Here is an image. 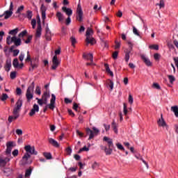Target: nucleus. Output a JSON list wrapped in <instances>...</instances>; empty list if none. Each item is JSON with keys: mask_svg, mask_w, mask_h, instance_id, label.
I'll return each mask as SVG.
<instances>
[{"mask_svg": "<svg viewBox=\"0 0 178 178\" xmlns=\"http://www.w3.org/2000/svg\"><path fill=\"white\" fill-rule=\"evenodd\" d=\"M24 149L26 153L23 156L21 161L22 166L31 163L32 161L29 162V158H31V155H38V152L35 151V147L34 146L31 147L30 145H26Z\"/></svg>", "mask_w": 178, "mask_h": 178, "instance_id": "f257e3e1", "label": "nucleus"}, {"mask_svg": "<svg viewBox=\"0 0 178 178\" xmlns=\"http://www.w3.org/2000/svg\"><path fill=\"white\" fill-rule=\"evenodd\" d=\"M13 42L14 43V44L12 45L9 49V52H13L16 47H20V45H22V39H20V38L16 37V35H14L12 38L10 37V35H8L6 38L7 45H10V44H12Z\"/></svg>", "mask_w": 178, "mask_h": 178, "instance_id": "f03ea898", "label": "nucleus"}, {"mask_svg": "<svg viewBox=\"0 0 178 178\" xmlns=\"http://www.w3.org/2000/svg\"><path fill=\"white\" fill-rule=\"evenodd\" d=\"M103 141H106V143H107L108 148L106 146H102V149L105 152L106 155H111L113 152V140L107 136H104L103 138Z\"/></svg>", "mask_w": 178, "mask_h": 178, "instance_id": "7ed1b4c3", "label": "nucleus"}, {"mask_svg": "<svg viewBox=\"0 0 178 178\" xmlns=\"http://www.w3.org/2000/svg\"><path fill=\"white\" fill-rule=\"evenodd\" d=\"M35 83L32 82L31 86H29L26 90V97L28 102L31 101V99L33 98L34 95L31 92L34 91Z\"/></svg>", "mask_w": 178, "mask_h": 178, "instance_id": "20e7f679", "label": "nucleus"}, {"mask_svg": "<svg viewBox=\"0 0 178 178\" xmlns=\"http://www.w3.org/2000/svg\"><path fill=\"white\" fill-rule=\"evenodd\" d=\"M16 106L13 108V115H20V109H22V106H23V100L19 99L16 102Z\"/></svg>", "mask_w": 178, "mask_h": 178, "instance_id": "39448f33", "label": "nucleus"}, {"mask_svg": "<svg viewBox=\"0 0 178 178\" xmlns=\"http://www.w3.org/2000/svg\"><path fill=\"white\" fill-rule=\"evenodd\" d=\"M12 15H13V2H10L9 10H6L1 15L4 16V19L8 20L9 17H11Z\"/></svg>", "mask_w": 178, "mask_h": 178, "instance_id": "423d86ee", "label": "nucleus"}, {"mask_svg": "<svg viewBox=\"0 0 178 178\" xmlns=\"http://www.w3.org/2000/svg\"><path fill=\"white\" fill-rule=\"evenodd\" d=\"M83 15H84V13H83L81 5L79 3L76 8V19L78 22H83Z\"/></svg>", "mask_w": 178, "mask_h": 178, "instance_id": "0eeeda50", "label": "nucleus"}, {"mask_svg": "<svg viewBox=\"0 0 178 178\" xmlns=\"http://www.w3.org/2000/svg\"><path fill=\"white\" fill-rule=\"evenodd\" d=\"M52 66L51 67V70H56V68L60 65V60L58 59V56H54L52 58Z\"/></svg>", "mask_w": 178, "mask_h": 178, "instance_id": "6e6552de", "label": "nucleus"}, {"mask_svg": "<svg viewBox=\"0 0 178 178\" xmlns=\"http://www.w3.org/2000/svg\"><path fill=\"white\" fill-rule=\"evenodd\" d=\"M157 124L159 127H166V130L169 129V126L166 124L165 119H163V115L161 114V118L157 120Z\"/></svg>", "mask_w": 178, "mask_h": 178, "instance_id": "1a4fd4ad", "label": "nucleus"}, {"mask_svg": "<svg viewBox=\"0 0 178 178\" xmlns=\"http://www.w3.org/2000/svg\"><path fill=\"white\" fill-rule=\"evenodd\" d=\"M40 11L42 13V24H45V19H47V7L44 4L41 5Z\"/></svg>", "mask_w": 178, "mask_h": 178, "instance_id": "9d476101", "label": "nucleus"}, {"mask_svg": "<svg viewBox=\"0 0 178 178\" xmlns=\"http://www.w3.org/2000/svg\"><path fill=\"white\" fill-rule=\"evenodd\" d=\"M15 145H13V141H8L6 143V155H10L12 154V148H13Z\"/></svg>", "mask_w": 178, "mask_h": 178, "instance_id": "9b49d317", "label": "nucleus"}, {"mask_svg": "<svg viewBox=\"0 0 178 178\" xmlns=\"http://www.w3.org/2000/svg\"><path fill=\"white\" fill-rule=\"evenodd\" d=\"M140 58H141L143 62H144V63L146 65V66H148V67L152 66V62H151L149 58L145 57V56L144 54H141Z\"/></svg>", "mask_w": 178, "mask_h": 178, "instance_id": "f8f14e48", "label": "nucleus"}, {"mask_svg": "<svg viewBox=\"0 0 178 178\" xmlns=\"http://www.w3.org/2000/svg\"><path fill=\"white\" fill-rule=\"evenodd\" d=\"M46 33L44 35V37L47 40V41H51L52 33H51V31L49 30V27H48V24H47V26L45 29Z\"/></svg>", "mask_w": 178, "mask_h": 178, "instance_id": "ddd939ff", "label": "nucleus"}, {"mask_svg": "<svg viewBox=\"0 0 178 178\" xmlns=\"http://www.w3.org/2000/svg\"><path fill=\"white\" fill-rule=\"evenodd\" d=\"M50 97H51V95L49 94V92H48V90H46L42 94V98L40 99H42L44 104H48V99Z\"/></svg>", "mask_w": 178, "mask_h": 178, "instance_id": "4468645a", "label": "nucleus"}, {"mask_svg": "<svg viewBox=\"0 0 178 178\" xmlns=\"http://www.w3.org/2000/svg\"><path fill=\"white\" fill-rule=\"evenodd\" d=\"M62 10L68 17H71L73 15V10H72V8H67L66 6H63Z\"/></svg>", "mask_w": 178, "mask_h": 178, "instance_id": "2eb2a0df", "label": "nucleus"}, {"mask_svg": "<svg viewBox=\"0 0 178 178\" xmlns=\"http://www.w3.org/2000/svg\"><path fill=\"white\" fill-rule=\"evenodd\" d=\"M39 111L40 106H38V104H33V108L29 113V116H34V115H35V112H39Z\"/></svg>", "mask_w": 178, "mask_h": 178, "instance_id": "dca6fc26", "label": "nucleus"}, {"mask_svg": "<svg viewBox=\"0 0 178 178\" xmlns=\"http://www.w3.org/2000/svg\"><path fill=\"white\" fill-rule=\"evenodd\" d=\"M10 161V159L6 157V159H1L0 158V168H5L8 162Z\"/></svg>", "mask_w": 178, "mask_h": 178, "instance_id": "f3484780", "label": "nucleus"}, {"mask_svg": "<svg viewBox=\"0 0 178 178\" xmlns=\"http://www.w3.org/2000/svg\"><path fill=\"white\" fill-rule=\"evenodd\" d=\"M83 59H87V60H90V62H94V56L92 54L90 53L88 54H83Z\"/></svg>", "mask_w": 178, "mask_h": 178, "instance_id": "a211bd4d", "label": "nucleus"}, {"mask_svg": "<svg viewBox=\"0 0 178 178\" xmlns=\"http://www.w3.org/2000/svg\"><path fill=\"white\" fill-rule=\"evenodd\" d=\"M1 170L4 173V175L6 176H7V177L10 176V175H12V172H13L12 168H5V167Z\"/></svg>", "mask_w": 178, "mask_h": 178, "instance_id": "6ab92c4d", "label": "nucleus"}, {"mask_svg": "<svg viewBox=\"0 0 178 178\" xmlns=\"http://www.w3.org/2000/svg\"><path fill=\"white\" fill-rule=\"evenodd\" d=\"M86 134L89 136L88 140H92L94 138V131L91 130L90 128H86Z\"/></svg>", "mask_w": 178, "mask_h": 178, "instance_id": "aec40b11", "label": "nucleus"}, {"mask_svg": "<svg viewBox=\"0 0 178 178\" xmlns=\"http://www.w3.org/2000/svg\"><path fill=\"white\" fill-rule=\"evenodd\" d=\"M56 16L58 19V22L60 23H62V22L65 20V16H63V14H62L60 12H57Z\"/></svg>", "mask_w": 178, "mask_h": 178, "instance_id": "412c9836", "label": "nucleus"}, {"mask_svg": "<svg viewBox=\"0 0 178 178\" xmlns=\"http://www.w3.org/2000/svg\"><path fill=\"white\" fill-rule=\"evenodd\" d=\"M49 144H51L53 147H56V148H59V143L56 140H55L54 138H49Z\"/></svg>", "mask_w": 178, "mask_h": 178, "instance_id": "4be33fe9", "label": "nucleus"}, {"mask_svg": "<svg viewBox=\"0 0 178 178\" xmlns=\"http://www.w3.org/2000/svg\"><path fill=\"white\" fill-rule=\"evenodd\" d=\"M10 67H12V60L9 59L6 61V71L9 72V70H10Z\"/></svg>", "mask_w": 178, "mask_h": 178, "instance_id": "5701e85b", "label": "nucleus"}, {"mask_svg": "<svg viewBox=\"0 0 178 178\" xmlns=\"http://www.w3.org/2000/svg\"><path fill=\"white\" fill-rule=\"evenodd\" d=\"M56 101V96L54 94H51V99L50 100L49 106L55 108V102Z\"/></svg>", "mask_w": 178, "mask_h": 178, "instance_id": "b1692460", "label": "nucleus"}, {"mask_svg": "<svg viewBox=\"0 0 178 178\" xmlns=\"http://www.w3.org/2000/svg\"><path fill=\"white\" fill-rule=\"evenodd\" d=\"M42 31V28L41 27V25H38L35 37H37L38 38H40V37H41Z\"/></svg>", "mask_w": 178, "mask_h": 178, "instance_id": "393cba45", "label": "nucleus"}, {"mask_svg": "<svg viewBox=\"0 0 178 178\" xmlns=\"http://www.w3.org/2000/svg\"><path fill=\"white\" fill-rule=\"evenodd\" d=\"M86 41L87 44H90L91 45H94V44H95V38H91L90 36L86 37Z\"/></svg>", "mask_w": 178, "mask_h": 178, "instance_id": "a878e982", "label": "nucleus"}, {"mask_svg": "<svg viewBox=\"0 0 178 178\" xmlns=\"http://www.w3.org/2000/svg\"><path fill=\"white\" fill-rule=\"evenodd\" d=\"M13 115H10L8 117V122L9 123H12V122H13V120H17V118L20 116V115L18 114H13Z\"/></svg>", "mask_w": 178, "mask_h": 178, "instance_id": "bb28decb", "label": "nucleus"}, {"mask_svg": "<svg viewBox=\"0 0 178 178\" xmlns=\"http://www.w3.org/2000/svg\"><path fill=\"white\" fill-rule=\"evenodd\" d=\"M106 87H110V91H112V90H113V81L111 79H107Z\"/></svg>", "mask_w": 178, "mask_h": 178, "instance_id": "cd10ccee", "label": "nucleus"}, {"mask_svg": "<svg viewBox=\"0 0 178 178\" xmlns=\"http://www.w3.org/2000/svg\"><path fill=\"white\" fill-rule=\"evenodd\" d=\"M111 127L114 133H115V134H118V124H116V122H115V120H113V122L111 123Z\"/></svg>", "mask_w": 178, "mask_h": 178, "instance_id": "c85d7f7f", "label": "nucleus"}, {"mask_svg": "<svg viewBox=\"0 0 178 178\" xmlns=\"http://www.w3.org/2000/svg\"><path fill=\"white\" fill-rule=\"evenodd\" d=\"M31 67L29 69V72H33L35 69H37L38 67V64L33 63V61L31 62Z\"/></svg>", "mask_w": 178, "mask_h": 178, "instance_id": "c756f323", "label": "nucleus"}, {"mask_svg": "<svg viewBox=\"0 0 178 178\" xmlns=\"http://www.w3.org/2000/svg\"><path fill=\"white\" fill-rule=\"evenodd\" d=\"M25 17L29 19V20H31L33 17V11L29 10L26 11V15H25Z\"/></svg>", "mask_w": 178, "mask_h": 178, "instance_id": "7c9ffc66", "label": "nucleus"}, {"mask_svg": "<svg viewBox=\"0 0 178 178\" xmlns=\"http://www.w3.org/2000/svg\"><path fill=\"white\" fill-rule=\"evenodd\" d=\"M171 111L174 112L176 118H178V106H174L171 107Z\"/></svg>", "mask_w": 178, "mask_h": 178, "instance_id": "2f4dec72", "label": "nucleus"}, {"mask_svg": "<svg viewBox=\"0 0 178 178\" xmlns=\"http://www.w3.org/2000/svg\"><path fill=\"white\" fill-rule=\"evenodd\" d=\"M13 66H14L15 69H19V59H17V58L13 60Z\"/></svg>", "mask_w": 178, "mask_h": 178, "instance_id": "473e14b6", "label": "nucleus"}, {"mask_svg": "<svg viewBox=\"0 0 178 178\" xmlns=\"http://www.w3.org/2000/svg\"><path fill=\"white\" fill-rule=\"evenodd\" d=\"M48 108L49 109H51V111H54V109H55V107H51V106H49V104H47L46 106H44V108H43V112L44 113H45V112H47V111H48Z\"/></svg>", "mask_w": 178, "mask_h": 178, "instance_id": "72a5a7b5", "label": "nucleus"}, {"mask_svg": "<svg viewBox=\"0 0 178 178\" xmlns=\"http://www.w3.org/2000/svg\"><path fill=\"white\" fill-rule=\"evenodd\" d=\"M31 172H33V169H31V167H30L26 170L25 177H30V176L31 175Z\"/></svg>", "mask_w": 178, "mask_h": 178, "instance_id": "f704fd0d", "label": "nucleus"}, {"mask_svg": "<svg viewBox=\"0 0 178 178\" xmlns=\"http://www.w3.org/2000/svg\"><path fill=\"white\" fill-rule=\"evenodd\" d=\"M31 40H33V35H29L27 38V40H24V38L22 39L23 41H24L25 44H30L31 42Z\"/></svg>", "mask_w": 178, "mask_h": 178, "instance_id": "c9c22d12", "label": "nucleus"}, {"mask_svg": "<svg viewBox=\"0 0 178 178\" xmlns=\"http://www.w3.org/2000/svg\"><path fill=\"white\" fill-rule=\"evenodd\" d=\"M43 156H44V158H46V159H52V154H51V153L49 152H44L43 153Z\"/></svg>", "mask_w": 178, "mask_h": 178, "instance_id": "e433bc0d", "label": "nucleus"}, {"mask_svg": "<svg viewBox=\"0 0 178 178\" xmlns=\"http://www.w3.org/2000/svg\"><path fill=\"white\" fill-rule=\"evenodd\" d=\"M156 6H159L160 9L165 8V1L163 0H160V3H157Z\"/></svg>", "mask_w": 178, "mask_h": 178, "instance_id": "4c0bfd02", "label": "nucleus"}, {"mask_svg": "<svg viewBox=\"0 0 178 178\" xmlns=\"http://www.w3.org/2000/svg\"><path fill=\"white\" fill-rule=\"evenodd\" d=\"M9 98V96L6 93H3L1 97H0L1 101L5 102L6 99Z\"/></svg>", "mask_w": 178, "mask_h": 178, "instance_id": "58836bf2", "label": "nucleus"}, {"mask_svg": "<svg viewBox=\"0 0 178 178\" xmlns=\"http://www.w3.org/2000/svg\"><path fill=\"white\" fill-rule=\"evenodd\" d=\"M19 31V28H16L15 29H13L8 32V34L11 35H16V33Z\"/></svg>", "mask_w": 178, "mask_h": 178, "instance_id": "ea45409f", "label": "nucleus"}, {"mask_svg": "<svg viewBox=\"0 0 178 178\" xmlns=\"http://www.w3.org/2000/svg\"><path fill=\"white\" fill-rule=\"evenodd\" d=\"M24 35H27V30H24V31H22L20 33H19L18 38H23V37H24Z\"/></svg>", "mask_w": 178, "mask_h": 178, "instance_id": "a19ab883", "label": "nucleus"}, {"mask_svg": "<svg viewBox=\"0 0 178 178\" xmlns=\"http://www.w3.org/2000/svg\"><path fill=\"white\" fill-rule=\"evenodd\" d=\"M83 151H90V148L87 147V146H84L78 151V154H81Z\"/></svg>", "mask_w": 178, "mask_h": 178, "instance_id": "79ce46f5", "label": "nucleus"}, {"mask_svg": "<svg viewBox=\"0 0 178 178\" xmlns=\"http://www.w3.org/2000/svg\"><path fill=\"white\" fill-rule=\"evenodd\" d=\"M90 34H94V31H92L90 28H88L86 31V38L90 37Z\"/></svg>", "mask_w": 178, "mask_h": 178, "instance_id": "37998d69", "label": "nucleus"}, {"mask_svg": "<svg viewBox=\"0 0 178 178\" xmlns=\"http://www.w3.org/2000/svg\"><path fill=\"white\" fill-rule=\"evenodd\" d=\"M70 40H71L72 47H74V45H76V43L77 42L76 38H74V36H72L70 38Z\"/></svg>", "mask_w": 178, "mask_h": 178, "instance_id": "c03bdc74", "label": "nucleus"}, {"mask_svg": "<svg viewBox=\"0 0 178 178\" xmlns=\"http://www.w3.org/2000/svg\"><path fill=\"white\" fill-rule=\"evenodd\" d=\"M168 77L171 84L173 83V81H176V78L173 75H168Z\"/></svg>", "mask_w": 178, "mask_h": 178, "instance_id": "a18cd8bd", "label": "nucleus"}, {"mask_svg": "<svg viewBox=\"0 0 178 178\" xmlns=\"http://www.w3.org/2000/svg\"><path fill=\"white\" fill-rule=\"evenodd\" d=\"M150 49H155L156 51H158L159 49V45L158 44H152L149 47Z\"/></svg>", "mask_w": 178, "mask_h": 178, "instance_id": "49530a36", "label": "nucleus"}, {"mask_svg": "<svg viewBox=\"0 0 178 178\" xmlns=\"http://www.w3.org/2000/svg\"><path fill=\"white\" fill-rule=\"evenodd\" d=\"M25 62H33L32 59H31V56H30V52L27 51V57L25 59Z\"/></svg>", "mask_w": 178, "mask_h": 178, "instance_id": "de8ad7c7", "label": "nucleus"}, {"mask_svg": "<svg viewBox=\"0 0 178 178\" xmlns=\"http://www.w3.org/2000/svg\"><path fill=\"white\" fill-rule=\"evenodd\" d=\"M92 130H93L94 137L95 136H98L99 133V129H97L96 127H92Z\"/></svg>", "mask_w": 178, "mask_h": 178, "instance_id": "09e8293b", "label": "nucleus"}, {"mask_svg": "<svg viewBox=\"0 0 178 178\" xmlns=\"http://www.w3.org/2000/svg\"><path fill=\"white\" fill-rule=\"evenodd\" d=\"M152 88H156V90H161V86H159L158 83H154L152 84Z\"/></svg>", "mask_w": 178, "mask_h": 178, "instance_id": "8fccbe9b", "label": "nucleus"}, {"mask_svg": "<svg viewBox=\"0 0 178 178\" xmlns=\"http://www.w3.org/2000/svg\"><path fill=\"white\" fill-rule=\"evenodd\" d=\"M35 94H37L38 95H41V88H40V86H36V89L35 91Z\"/></svg>", "mask_w": 178, "mask_h": 178, "instance_id": "3c124183", "label": "nucleus"}, {"mask_svg": "<svg viewBox=\"0 0 178 178\" xmlns=\"http://www.w3.org/2000/svg\"><path fill=\"white\" fill-rule=\"evenodd\" d=\"M16 72H11L10 74V77L11 79V80H15V79H16Z\"/></svg>", "mask_w": 178, "mask_h": 178, "instance_id": "603ef678", "label": "nucleus"}, {"mask_svg": "<svg viewBox=\"0 0 178 178\" xmlns=\"http://www.w3.org/2000/svg\"><path fill=\"white\" fill-rule=\"evenodd\" d=\"M119 55V51H115L112 54L113 59H118V56Z\"/></svg>", "mask_w": 178, "mask_h": 178, "instance_id": "864d4df0", "label": "nucleus"}, {"mask_svg": "<svg viewBox=\"0 0 178 178\" xmlns=\"http://www.w3.org/2000/svg\"><path fill=\"white\" fill-rule=\"evenodd\" d=\"M130 51L127 52L125 54V62H129V60L130 59Z\"/></svg>", "mask_w": 178, "mask_h": 178, "instance_id": "5fc2aeb1", "label": "nucleus"}, {"mask_svg": "<svg viewBox=\"0 0 178 178\" xmlns=\"http://www.w3.org/2000/svg\"><path fill=\"white\" fill-rule=\"evenodd\" d=\"M128 112L129 111L127 110V105L126 104V103H124V115L127 116Z\"/></svg>", "mask_w": 178, "mask_h": 178, "instance_id": "6e6d98bb", "label": "nucleus"}, {"mask_svg": "<svg viewBox=\"0 0 178 178\" xmlns=\"http://www.w3.org/2000/svg\"><path fill=\"white\" fill-rule=\"evenodd\" d=\"M133 33L135 34V35L140 37V33H138V30L136 29V26H133Z\"/></svg>", "mask_w": 178, "mask_h": 178, "instance_id": "4d7b16f0", "label": "nucleus"}, {"mask_svg": "<svg viewBox=\"0 0 178 178\" xmlns=\"http://www.w3.org/2000/svg\"><path fill=\"white\" fill-rule=\"evenodd\" d=\"M116 145L118 149H120V151H125L124 147H123V145H122V144L117 143Z\"/></svg>", "mask_w": 178, "mask_h": 178, "instance_id": "13d9d810", "label": "nucleus"}, {"mask_svg": "<svg viewBox=\"0 0 178 178\" xmlns=\"http://www.w3.org/2000/svg\"><path fill=\"white\" fill-rule=\"evenodd\" d=\"M38 105H40V106H42V105H47V103H45V102H44V100L40 99L38 101Z\"/></svg>", "mask_w": 178, "mask_h": 178, "instance_id": "bf43d9fd", "label": "nucleus"}, {"mask_svg": "<svg viewBox=\"0 0 178 178\" xmlns=\"http://www.w3.org/2000/svg\"><path fill=\"white\" fill-rule=\"evenodd\" d=\"M154 58L155 60H159V59H161V54L156 53L154 54Z\"/></svg>", "mask_w": 178, "mask_h": 178, "instance_id": "052dcab7", "label": "nucleus"}, {"mask_svg": "<svg viewBox=\"0 0 178 178\" xmlns=\"http://www.w3.org/2000/svg\"><path fill=\"white\" fill-rule=\"evenodd\" d=\"M66 31H67L66 27L62 26V28H61V34H62V35H66Z\"/></svg>", "mask_w": 178, "mask_h": 178, "instance_id": "680f3d73", "label": "nucleus"}, {"mask_svg": "<svg viewBox=\"0 0 178 178\" xmlns=\"http://www.w3.org/2000/svg\"><path fill=\"white\" fill-rule=\"evenodd\" d=\"M22 10H24V6H19L17 10L16 13L20 14V12H22Z\"/></svg>", "mask_w": 178, "mask_h": 178, "instance_id": "e2e57ef3", "label": "nucleus"}, {"mask_svg": "<svg viewBox=\"0 0 178 178\" xmlns=\"http://www.w3.org/2000/svg\"><path fill=\"white\" fill-rule=\"evenodd\" d=\"M115 49H119L120 48V42H118V40H115Z\"/></svg>", "mask_w": 178, "mask_h": 178, "instance_id": "0e129e2a", "label": "nucleus"}, {"mask_svg": "<svg viewBox=\"0 0 178 178\" xmlns=\"http://www.w3.org/2000/svg\"><path fill=\"white\" fill-rule=\"evenodd\" d=\"M129 103L131 104V105H133V102L134 101V99H133V96L131 95H129Z\"/></svg>", "mask_w": 178, "mask_h": 178, "instance_id": "69168bd1", "label": "nucleus"}, {"mask_svg": "<svg viewBox=\"0 0 178 178\" xmlns=\"http://www.w3.org/2000/svg\"><path fill=\"white\" fill-rule=\"evenodd\" d=\"M16 94L17 95H22V89L20 88H16Z\"/></svg>", "mask_w": 178, "mask_h": 178, "instance_id": "338daca9", "label": "nucleus"}, {"mask_svg": "<svg viewBox=\"0 0 178 178\" xmlns=\"http://www.w3.org/2000/svg\"><path fill=\"white\" fill-rule=\"evenodd\" d=\"M173 60L175 61V64L177 66V69H178V57H174Z\"/></svg>", "mask_w": 178, "mask_h": 178, "instance_id": "774afa93", "label": "nucleus"}]
</instances>
